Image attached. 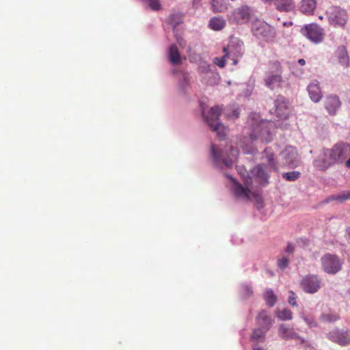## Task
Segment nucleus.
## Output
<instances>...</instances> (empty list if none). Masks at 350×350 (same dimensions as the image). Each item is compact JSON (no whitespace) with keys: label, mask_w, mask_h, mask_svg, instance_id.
Segmentation results:
<instances>
[{"label":"nucleus","mask_w":350,"mask_h":350,"mask_svg":"<svg viewBox=\"0 0 350 350\" xmlns=\"http://www.w3.org/2000/svg\"><path fill=\"white\" fill-rule=\"evenodd\" d=\"M277 317L281 321L291 320L293 318V313L288 309H284L278 311Z\"/></svg>","instance_id":"nucleus-36"},{"label":"nucleus","mask_w":350,"mask_h":350,"mask_svg":"<svg viewBox=\"0 0 350 350\" xmlns=\"http://www.w3.org/2000/svg\"><path fill=\"white\" fill-rule=\"evenodd\" d=\"M253 294L252 288L249 284H243L241 287V296L246 299L252 296Z\"/></svg>","instance_id":"nucleus-39"},{"label":"nucleus","mask_w":350,"mask_h":350,"mask_svg":"<svg viewBox=\"0 0 350 350\" xmlns=\"http://www.w3.org/2000/svg\"><path fill=\"white\" fill-rule=\"evenodd\" d=\"M254 350H262V349H260V348H256V349H254Z\"/></svg>","instance_id":"nucleus-52"},{"label":"nucleus","mask_w":350,"mask_h":350,"mask_svg":"<svg viewBox=\"0 0 350 350\" xmlns=\"http://www.w3.org/2000/svg\"><path fill=\"white\" fill-rule=\"evenodd\" d=\"M245 185L247 187L250 185L249 180H246L245 181Z\"/></svg>","instance_id":"nucleus-51"},{"label":"nucleus","mask_w":350,"mask_h":350,"mask_svg":"<svg viewBox=\"0 0 350 350\" xmlns=\"http://www.w3.org/2000/svg\"><path fill=\"white\" fill-rule=\"evenodd\" d=\"M345 165L347 167L350 168V157L349 159L346 161Z\"/></svg>","instance_id":"nucleus-47"},{"label":"nucleus","mask_w":350,"mask_h":350,"mask_svg":"<svg viewBox=\"0 0 350 350\" xmlns=\"http://www.w3.org/2000/svg\"><path fill=\"white\" fill-rule=\"evenodd\" d=\"M278 336L284 340H296L298 339L301 344H304L306 340L304 338L295 331L293 327H289L285 324H281L278 329Z\"/></svg>","instance_id":"nucleus-18"},{"label":"nucleus","mask_w":350,"mask_h":350,"mask_svg":"<svg viewBox=\"0 0 350 350\" xmlns=\"http://www.w3.org/2000/svg\"><path fill=\"white\" fill-rule=\"evenodd\" d=\"M232 60H233V64L236 65L237 64V62H238V60L234 59V58H233Z\"/></svg>","instance_id":"nucleus-50"},{"label":"nucleus","mask_w":350,"mask_h":350,"mask_svg":"<svg viewBox=\"0 0 350 350\" xmlns=\"http://www.w3.org/2000/svg\"><path fill=\"white\" fill-rule=\"evenodd\" d=\"M262 1H263L264 3H271L272 1H273L274 0H261Z\"/></svg>","instance_id":"nucleus-49"},{"label":"nucleus","mask_w":350,"mask_h":350,"mask_svg":"<svg viewBox=\"0 0 350 350\" xmlns=\"http://www.w3.org/2000/svg\"><path fill=\"white\" fill-rule=\"evenodd\" d=\"M334 165L336 164L327 149H324L318 157L313 161V166L319 171H325Z\"/></svg>","instance_id":"nucleus-16"},{"label":"nucleus","mask_w":350,"mask_h":350,"mask_svg":"<svg viewBox=\"0 0 350 350\" xmlns=\"http://www.w3.org/2000/svg\"><path fill=\"white\" fill-rule=\"evenodd\" d=\"M307 89L310 98L313 102L318 103L321 100L323 94L319 86V82L318 81H312L308 85Z\"/></svg>","instance_id":"nucleus-21"},{"label":"nucleus","mask_w":350,"mask_h":350,"mask_svg":"<svg viewBox=\"0 0 350 350\" xmlns=\"http://www.w3.org/2000/svg\"><path fill=\"white\" fill-rule=\"evenodd\" d=\"M241 146L245 154H254L257 152V150L252 145H245L244 142H242Z\"/></svg>","instance_id":"nucleus-40"},{"label":"nucleus","mask_w":350,"mask_h":350,"mask_svg":"<svg viewBox=\"0 0 350 350\" xmlns=\"http://www.w3.org/2000/svg\"><path fill=\"white\" fill-rule=\"evenodd\" d=\"M282 177L287 181L293 182L301 177V173L299 171L283 172Z\"/></svg>","instance_id":"nucleus-33"},{"label":"nucleus","mask_w":350,"mask_h":350,"mask_svg":"<svg viewBox=\"0 0 350 350\" xmlns=\"http://www.w3.org/2000/svg\"><path fill=\"white\" fill-rule=\"evenodd\" d=\"M256 321L259 326L265 331H268L272 325L271 318L267 314L265 310H262L256 317Z\"/></svg>","instance_id":"nucleus-23"},{"label":"nucleus","mask_w":350,"mask_h":350,"mask_svg":"<svg viewBox=\"0 0 350 350\" xmlns=\"http://www.w3.org/2000/svg\"><path fill=\"white\" fill-rule=\"evenodd\" d=\"M266 332L267 331H265V329H262L261 327L260 328L255 329L252 335V339L254 340L262 341L265 337V334Z\"/></svg>","instance_id":"nucleus-37"},{"label":"nucleus","mask_w":350,"mask_h":350,"mask_svg":"<svg viewBox=\"0 0 350 350\" xmlns=\"http://www.w3.org/2000/svg\"><path fill=\"white\" fill-rule=\"evenodd\" d=\"M275 113L281 119H286L288 116V109L286 99L281 95L277 96L275 100Z\"/></svg>","instance_id":"nucleus-19"},{"label":"nucleus","mask_w":350,"mask_h":350,"mask_svg":"<svg viewBox=\"0 0 350 350\" xmlns=\"http://www.w3.org/2000/svg\"><path fill=\"white\" fill-rule=\"evenodd\" d=\"M347 200H350V191H343L338 194L333 195L328 198V201L338 200L340 202H343Z\"/></svg>","instance_id":"nucleus-31"},{"label":"nucleus","mask_w":350,"mask_h":350,"mask_svg":"<svg viewBox=\"0 0 350 350\" xmlns=\"http://www.w3.org/2000/svg\"><path fill=\"white\" fill-rule=\"evenodd\" d=\"M247 124L251 127L250 139H259L268 143L272 140V130L274 124L271 121L260 120L257 113H251L247 120Z\"/></svg>","instance_id":"nucleus-1"},{"label":"nucleus","mask_w":350,"mask_h":350,"mask_svg":"<svg viewBox=\"0 0 350 350\" xmlns=\"http://www.w3.org/2000/svg\"><path fill=\"white\" fill-rule=\"evenodd\" d=\"M274 4L278 10L289 12L294 8L293 0H274Z\"/></svg>","instance_id":"nucleus-27"},{"label":"nucleus","mask_w":350,"mask_h":350,"mask_svg":"<svg viewBox=\"0 0 350 350\" xmlns=\"http://www.w3.org/2000/svg\"><path fill=\"white\" fill-rule=\"evenodd\" d=\"M295 250V245L292 243H288L285 249V252L288 254L293 253Z\"/></svg>","instance_id":"nucleus-45"},{"label":"nucleus","mask_w":350,"mask_h":350,"mask_svg":"<svg viewBox=\"0 0 350 350\" xmlns=\"http://www.w3.org/2000/svg\"><path fill=\"white\" fill-rule=\"evenodd\" d=\"M322 268L325 272L329 274H336L342 267L339 258L334 254H327L321 258Z\"/></svg>","instance_id":"nucleus-8"},{"label":"nucleus","mask_w":350,"mask_h":350,"mask_svg":"<svg viewBox=\"0 0 350 350\" xmlns=\"http://www.w3.org/2000/svg\"><path fill=\"white\" fill-rule=\"evenodd\" d=\"M301 33L311 42L319 44L323 40V29L316 24H310L301 28Z\"/></svg>","instance_id":"nucleus-13"},{"label":"nucleus","mask_w":350,"mask_h":350,"mask_svg":"<svg viewBox=\"0 0 350 350\" xmlns=\"http://www.w3.org/2000/svg\"><path fill=\"white\" fill-rule=\"evenodd\" d=\"M189 80L190 79L188 73L182 74V77L178 82V87L183 92H185L186 91L187 88L189 84Z\"/></svg>","instance_id":"nucleus-34"},{"label":"nucleus","mask_w":350,"mask_h":350,"mask_svg":"<svg viewBox=\"0 0 350 350\" xmlns=\"http://www.w3.org/2000/svg\"><path fill=\"white\" fill-rule=\"evenodd\" d=\"M238 154L239 150L237 148L226 147L225 149H221L216 145H211V159L219 168H223L224 167H232L237 159Z\"/></svg>","instance_id":"nucleus-3"},{"label":"nucleus","mask_w":350,"mask_h":350,"mask_svg":"<svg viewBox=\"0 0 350 350\" xmlns=\"http://www.w3.org/2000/svg\"><path fill=\"white\" fill-rule=\"evenodd\" d=\"M211 5L213 12H224L228 9V0H211Z\"/></svg>","instance_id":"nucleus-28"},{"label":"nucleus","mask_w":350,"mask_h":350,"mask_svg":"<svg viewBox=\"0 0 350 350\" xmlns=\"http://www.w3.org/2000/svg\"><path fill=\"white\" fill-rule=\"evenodd\" d=\"M226 177L231 180L230 189L233 193L234 196L237 199L248 200L249 199V190L244 187L239 182L236 181L231 176L227 174Z\"/></svg>","instance_id":"nucleus-17"},{"label":"nucleus","mask_w":350,"mask_h":350,"mask_svg":"<svg viewBox=\"0 0 350 350\" xmlns=\"http://www.w3.org/2000/svg\"><path fill=\"white\" fill-rule=\"evenodd\" d=\"M226 25L225 19L221 16H214L209 20L208 27L214 31L223 29Z\"/></svg>","instance_id":"nucleus-26"},{"label":"nucleus","mask_w":350,"mask_h":350,"mask_svg":"<svg viewBox=\"0 0 350 350\" xmlns=\"http://www.w3.org/2000/svg\"><path fill=\"white\" fill-rule=\"evenodd\" d=\"M280 156L284 165L289 168H295L300 165L301 161L297 148L294 146H286L281 152Z\"/></svg>","instance_id":"nucleus-10"},{"label":"nucleus","mask_w":350,"mask_h":350,"mask_svg":"<svg viewBox=\"0 0 350 350\" xmlns=\"http://www.w3.org/2000/svg\"><path fill=\"white\" fill-rule=\"evenodd\" d=\"M341 106L339 97L336 95H330L326 97L325 107L329 115H335Z\"/></svg>","instance_id":"nucleus-20"},{"label":"nucleus","mask_w":350,"mask_h":350,"mask_svg":"<svg viewBox=\"0 0 350 350\" xmlns=\"http://www.w3.org/2000/svg\"><path fill=\"white\" fill-rule=\"evenodd\" d=\"M335 54L338 59V63L341 66L345 68H347L349 66V58L347 49L345 46L341 45L338 46L336 51Z\"/></svg>","instance_id":"nucleus-22"},{"label":"nucleus","mask_w":350,"mask_h":350,"mask_svg":"<svg viewBox=\"0 0 350 350\" xmlns=\"http://www.w3.org/2000/svg\"><path fill=\"white\" fill-rule=\"evenodd\" d=\"M289 259L288 257L286 256H282L281 258H279L278 260V267L282 269V270H284L286 268H287V267L289 265Z\"/></svg>","instance_id":"nucleus-41"},{"label":"nucleus","mask_w":350,"mask_h":350,"mask_svg":"<svg viewBox=\"0 0 350 350\" xmlns=\"http://www.w3.org/2000/svg\"><path fill=\"white\" fill-rule=\"evenodd\" d=\"M284 26L287 25V23H284Z\"/></svg>","instance_id":"nucleus-53"},{"label":"nucleus","mask_w":350,"mask_h":350,"mask_svg":"<svg viewBox=\"0 0 350 350\" xmlns=\"http://www.w3.org/2000/svg\"><path fill=\"white\" fill-rule=\"evenodd\" d=\"M168 59L172 65H179L182 63V59L177 46L172 44L168 51Z\"/></svg>","instance_id":"nucleus-24"},{"label":"nucleus","mask_w":350,"mask_h":350,"mask_svg":"<svg viewBox=\"0 0 350 350\" xmlns=\"http://www.w3.org/2000/svg\"><path fill=\"white\" fill-rule=\"evenodd\" d=\"M224 114L228 118L234 120L239 117L240 109L235 105L230 106L225 109Z\"/></svg>","instance_id":"nucleus-30"},{"label":"nucleus","mask_w":350,"mask_h":350,"mask_svg":"<svg viewBox=\"0 0 350 350\" xmlns=\"http://www.w3.org/2000/svg\"><path fill=\"white\" fill-rule=\"evenodd\" d=\"M264 297L267 304L269 307H273L277 301V297L271 289L266 291Z\"/></svg>","instance_id":"nucleus-32"},{"label":"nucleus","mask_w":350,"mask_h":350,"mask_svg":"<svg viewBox=\"0 0 350 350\" xmlns=\"http://www.w3.org/2000/svg\"><path fill=\"white\" fill-rule=\"evenodd\" d=\"M303 319L310 327H315L317 326V322L314 321L312 317H304Z\"/></svg>","instance_id":"nucleus-43"},{"label":"nucleus","mask_w":350,"mask_h":350,"mask_svg":"<svg viewBox=\"0 0 350 350\" xmlns=\"http://www.w3.org/2000/svg\"><path fill=\"white\" fill-rule=\"evenodd\" d=\"M329 340L341 346L350 344V333L348 330L334 328L327 334Z\"/></svg>","instance_id":"nucleus-14"},{"label":"nucleus","mask_w":350,"mask_h":350,"mask_svg":"<svg viewBox=\"0 0 350 350\" xmlns=\"http://www.w3.org/2000/svg\"><path fill=\"white\" fill-rule=\"evenodd\" d=\"M300 286L305 293L314 294L321 288V280L317 275L308 274L302 278Z\"/></svg>","instance_id":"nucleus-9"},{"label":"nucleus","mask_w":350,"mask_h":350,"mask_svg":"<svg viewBox=\"0 0 350 350\" xmlns=\"http://www.w3.org/2000/svg\"><path fill=\"white\" fill-rule=\"evenodd\" d=\"M317 7L316 0H302L300 11L307 15L312 14Z\"/></svg>","instance_id":"nucleus-25"},{"label":"nucleus","mask_w":350,"mask_h":350,"mask_svg":"<svg viewBox=\"0 0 350 350\" xmlns=\"http://www.w3.org/2000/svg\"><path fill=\"white\" fill-rule=\"evenodd\" d=\"M148 3L150 8L154 10L157 11L161 8V3L159 0H146Z\"/></svg>","instance_id":"nucleus-42"},{"label":"nucleus","mask_w":350,"mask_h":350,"mask_svg":"<svg viewBox=\"0 0 350 350\" xmlns=\"http://www.w3.org/2000/svg\"><path fill=\"white\" fill-rule=\"evenodd\" d=\"M289 294L290 295L288 299L289 304H291L293 306H296L297 302L295 293L293 291H290Z\"/></svg>","instance_id":"nucleus-44"},{"label":"nucleus","mask_w":350,"mask_h":350,"mask_svg":"<svg viewBox=\"0 0 350 350\" xmlns=\"http://www.w3.org/2000/svg\"><path fill=\"white\" fill-rule=\"evenodd\" d=\"M347 233H348V235H349V243L350 244V228H349L347 230Z\"/></svg>","instance_id":"nucleus-48"},{"label":"nucleus","mask_w":350,"mask_h":350,"mask_svg":"<svg viewBox=\"0 0 350 350\" xmlns=\"http://www.w3.org/2000/svg\"><path fill=\"white\" fill-rule=\"evenodd\" d=\"M220 115L221 108L219 106L211 107L207 112L202 111L204 121L213 131L217 133L220 139H223L226 136V132L225 126L219 120Z\"/></svg>","instance_id":"nucleus-4"},{"label":"nucleus","mask_w":350,"mask_h":350,"mask_svg":"<svg viewBox=\"0 0 350 350\" xmlns=\"http://www.w3.org/2000/svg\"><path fill=\"white\" fill-rule=\"evenodd\" d=\"M339 319V316L334 313L322 314L320 320L325 323H333Z\"/></svg>","instance_id":"nucleus-35"},{"label":"nucleus","mask_w":350,"mask_h":350,"mask_svg":"<svg viewBox=\"0 0 350 350\" xmlns=\"http://www.w3.org/2000/svg\"><path fill=\"white\" fill-rule=\"evenodd\" d=\"M220 77L217 72L211 70L206 75L203 77V80L205 83L210 85H215L219 81Z\"/></svg>","instance_id":"nucleus-29"},{"label":"nucleus","mask_w":350,"mask_h":350,"mask_svg":"<svg viewBox=\"0 0 350 350\" xmlns=\"http://www.w3.org/2000/svg\"><path fill=\"white\" fill-rule=\"evenodd\" d=\"M273 64L277 72L275 74L271 73L268 75L264 79L265 85L271 90H273L274 88L280 86L281 83L283 81L280 63L276 61L274 62Z\"/></svg>","instance_id":"nucleus-15"},{"label":"nucleus","mask_w":350,"mask_h":350,"mask_svg":"<svg viewBox=\"0 0 350 350\" xmlns=\"http://www.w3.org/2000/svg\"><path fill=\"white\" fill-rule=\"evenodd\" d=\"M211 65L205 62L202 61L200 62L198 66V71L201 74H204V75H206L211 70Z\"/></svg>","instance_id":"nucleus-38"},{"label":"nucleus","mask_w":350,"mask_h":350,"mask_svg":"<svg viewBox=\"0 0 350 350\" xmlns=\"http://www.w3.org/2000/svg\"><path fill=\"white\" fill-rule=\"evenodd\" d=\"M298 64H299V65H301V66H304V65H305V64H306V61H305V59H299L298 60Z\"/></svg>","instance_id":"nucleus-46"},{"label":"nucleus","mask_w":350,"mask_h":350,"mask_svg":"<svg viewBox=\"0 0 350 350\" xmlns=\"http://www.w3.org/2000/svg\"><path fill=\"white\" fill-rule=\"evenodd\" d=\"M253 35L267 42H274L276 38L275 29L267 23L256 21L252 27Z\"/></svg>","instance_id":"nucleus-5"},{"label":"nucleus","mask_w":350,"mask_h":350,"mask_svg":"<svg viewBox=\"0 0 350 350\" xmlns=\"http://www.w3.org/2000/svg\"><path fill=\"white\" fill-rule=\"evenodd\" d=\"M224 55L221 57H215L213 63L219 68H224L226 66V59L230 58L231 55L234 57L241 56L244 51L243 43L240 41L236 42V46L234 42H231L227 47L223 49Z\"/></svg>","instance_id":"nucleus-6"},{"label":"nucleus","mask_w":350,"mask_h":350,"mask_svg":"<svg viewBox=\"0 0 350 350\" xmlns=\"http://www.w3.org/2000/svg\"><path fill=\"white\" fill-rule=\"evenodd\" d=\"M327 14L329 22L332 25L343 27L347 21L348 16L346 10L340 7H330Z\"/></svg>","instance_id":"nucleus-11"},{"label":"nucleus","mask_w":350,"mask_h":350,"mask_svg":"<svg viewBox=\"0 0 350 350\" xmlns=\"http://www.w3.org/2000/svg\"><path fill=\"white\" fill-rule=\"evenodd\" d=\"M254 14V10L250 6L243 5L228 14V18L235 24L247 23Z\"/></svg>","instance_id":"nucleus-7"},{"label":"nucleus","mask_w":350,"mask_h":350,"mask_svg":"<svg viewBox=\"0 0 350 350\" xmlns=\"http://www.w3.org/2000/svg\"><path fill=\"white\" fill-rule=\"evenodd\" d=\"M335 164L342 163L350 154V146L344 143L338 144L332 148H327Z\"/></svg>","instance_id":"nucleus-12"},{"label":"nucleus","mask_w":350,"mask_h":350,"mask_svg":"<svg viewBox=\"0 0 350 350\" xmlns=\"http://www.w3.org/2000/svg\"><path fill=\"white\" fill-rule=\"evenodd\" d=\"M263 158L266 159L267 165L259 164L252 168L250 171L251 179H255L260 185H265L269 183V175L268 170L277 171V161L274 158L273 152L268 148H265L262 152Z\"/></svg>","instance_id":"nucleus-2"}]
</instances>
